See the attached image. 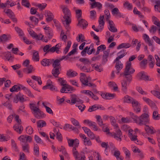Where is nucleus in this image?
<instances>
[{"instance_id":"1","label":"nucleus","mask_w":160,"mask_h":160,"mask_svg":"<svg viewBox=\"0 0 160 160\" xmlns=\"http://www.w3.org/2000/svg\"><path fill=\"white\" fill-rule=\"evenodd\" d=\"M125 77H123L124 79L121 81L122 90L124 92H126L127 89V86L129 85L132 80L131 76L125 74Z\"/></svg>"},{"instance_id":"2","label":"nucleus","mask_w":160,"mask_h":160,"mask_svg":"<svg viewBox=\"0 0 160 160\" xmlns=\"http://www.w3.org/2000/svg\"><path fill=\"white\" fill-rule=\"evenodd\" d=\"M149 115L146 113L142 114L139 118L138 124L140 126L145 125L149 123Z\"/></svg>"},{"instance_id":"3","label":"nucleus","mask_w":160,"mask_h":160,"mask_svg":"<svg viewBox=\"0 0 160 160\" xmlns=\"http://www.w3.org/2000/svg\"><path fill=\"white\" fill-rule=\"evenodd\" d=\"M131 62H128L127 63L125 70L122 74L123 77H125L124 75L127 74L128 75L131 76V78H132L131 74L134 73L135 70L131 67Z\"/></svg>"},{"instance_id":"4","label":"nucleus","mask_w":160,"mask_h":160,"mask_svg":"<svg viewBox=\"0 0 160 160\" xmlns=\"http://www.w3.org/2000/svg\"><path fill=\"white\" fill-rule=\"evenodd\" d=\"M81 75L80 77V80L81 82L82 83L87 86L89 87H92V88H95L96 87V85L93 83H88V80H85L86 78V75L84 73H81Z\"/></svg>"},{"instance_id":"5","label":"nucleus","mask_w":160,"mask_h":160,"mask_svg":"<svg viewBox=\"0 0 160 160\" xmlns=\"http://www.w3.org/2000/svg\"><path fill=\"white\" fill-rule=\"evenodd\" d=\"M131 103L134 110L137 113L140 112L141 111L140 104L135 99L133 100Z\"/></svg>"},{"instance_id":"6","label":"nucleus","mask_w":160,"mask_h":160,"mask_svg":"<svg viewBox=\"0 0 160 160\" xmlns=\"http://www.w3.org/2000/svg\"><path fill=\"white\" fill-rule=\"evenodd\" d=\"M116 132H113L112 133V136L115 138L120 141H121L122 139L121 137L122 136V133L121 131L118 128H117Z\"/></svg>"},{"instance_id":"7","label":"nucleus","mask_w":160,"mask_h":160,"mask_svg":"<svg viewBox=\"0 0 160 160\" xmlns=\"http://www.w3.org/2000/svg\"><path fill=\"white\" fill-rule=\"evenodd\" d=\"M114 62L116 63L115 67L117 71L116 73L118 74L120 73V71L123 68V64L119 60H116L115 59L114 60Z\"/></svg>"},{"instance_id":"8","label":"nucleus","mask_w":160,"mask_h":160,"mask_svg":"<svg viewBox=\"0 0 160 160\" xmlns=\"http://www.w3.org/2000/svg\"><path fill=\"white\" fill-rule=\"evenodd\" d=\"M73 154L76 160H85V156L82 157L81 158L78 157L79 154L77 151L76 150V148L73 147L72 149Z\"/></svg>"},{"instance_id":"9","label":"nucleus","mask_w":160,"mask_h":160,"mask_svg":"<svg viewBox=\"0 0 160 160\" xmlns=\"http://www.w3.org/2000/svg\"><path fill=\"white\" fill-rule=\"evenodd\" d=\"M14 130L18 133L21 134L23 130V127L21 124H16L13 126Z\"/></svg>"},{"instance_id":"10","label":"nucleus","mask_w":160,"mask_h":160,"mask_svg":"<svg viewBox=\"0 0 160 160\" xmlns=\"http://www.w3.org/2000/svg\"><path fill=\"white\" fill-rule=\"evenodd\" d=\"M108 23V28L109 30L112 32H117L118 30L114 27V24L112 21L109 20Z\"/></svg>"},{"instance_id":"11","label":"nucleus","mask_w":160,"mask_h":160,"mask_svg":"<svg viewBox=\"0 0 160 160\" xmlns=\"http://www.w3.org/2000/svg\"><path fill=\"white\" fill-rule=\"evenodd\" d=\"M36 111L34 112L35 117L38 119H40L43 118L45 116V114L42 112L39 108Z\"/></svg>"},{"instance_id":"12","label":"nucleus","mask_w":160,"mask_h":160,"mask_svg":"<svg viewBox=\"0 0 160 160\" xmlns=\"http://www.w3.org/2000/svg\"><path fill=\"white\" fill-rule=\"evenodd\" d=\"M145 131L148 134H153L156 132V130L152 126L146 125L144 128Z\"/></svg>"},{"instance_id":"13","label":"nucleus","mask_w":160,"mask_h":160,"mask_svg":"<svg viewBox=\"0 0 160 160\" xmlns=\"http://www.w3.org/2000/svg\"><path fill=\"white\" fill-rule=\"evenodd\" d=\"M61 47V44H57L55 46L49 49V52H54L55 51L57 53H59L60 52L59 49Z\"/></svg>"},{"instance_id":"14","label":"nucleus","mask_w":160,"mask_h":160,"mask_svg":"<svg viewBox=\"0 0 160 160\" xmlns=\"http://www.w3.org/2000/svg\"><path fill=\"white\" fill-rule=\"evenodd\" d=\"M60 8L64 14V16H71V12L66 6L64 5H62L60 6Z\"/></svg>"},{"instance_id":"15","label":"nucleus","mask_w":160,"mask_h":160,"mask_svg":"<svg viewBox=\"0 0 160 160\" xmlns=\"http://www.w3.org/2000/svg\"><path fill=\"white\" fill-rule=\"evenodd\" d=\"M127 54V52L125 49H122L117 53V55L118 56L115 59L116 60H119V59L123 58Z\"/></svg>"},{"instance_id":"16","label":"nucleus","mask_w":160,"mask_h":160,"mask_svg":"<svg viewBox=\"0 0 160 160\" xmlns=\"http://www.w3.org/2000/svg\"><path fill=\"white\" fill-rule=\"evenodd\" d=\"M64 19H62V21L63 24L65 23L66 25V27H69V25L71 23V16H64L63 17Z\"/></svg>"},{"instance_id":"17","label":"nucleus","mask_w":160,"mask_h":160,"mask_svg":"<svg viewBox=\"0 0 160 160\" xmlns=\"http://www.w3.org/2000/svg\"><path fill=\"white\" fill-rule=\"evenodd\" d=\"M138 76L139 77V80H151L149 79V77L146 75L144 72H142L138 74Z\"/></svg>"},{"instance_id":"18","label":"nucleus","mask_w":160,"mask_h":160,"mask_svg":"<svg viewBox=\"0 0 160 160\" xmlns=\"http://www.w3.org/2000/svg\"><path fill=\"white\" fill-rule=\"evenodd\" d=\"M52 61H53V59L45 58L42 59L41 63L43 66H49L52 62Z\"/></svg>"},{"instance_id":"19","label":"nucleus","mask_w":160,"mask_h":160,"mask_svg":"<svg viewBox=\"0 0 160 160\" xmlns=\"http://www.w3.org/2000/svg\"><path fill=\"white\" fill-rule=\"evenodd\" d=\"M61 68H53L52 71V75L55 78L58 77V75L60 74V71L59 69Z\"/></svg>"},{"instance_id":"20","label":"nucleus","mask_w":160,"mask_h":160,"mask_svg":"<svg viewBox=\"0 0 160 160\" xmlns=\"http://www.w3.org/2000/svg\"><path fill=\"white\" fill-rule=\"evenodd\" d=\"M46 13V16L47 17L46 20L47 22H50L52 20H53L54 16L51 12L49 11H47Z\"/></svg>"},{"instance_id":"21","label":"nucleus","mask_w":160,"mask_h":160,"mask_svg":"<svg viewBox=\"0 0 160 160\" xmlns=\"http://www.w3.org/2000/svg\"><path fill=\"white\" fill-rule=\"evenodd\" d=\"M123 99L124 102L131 103L134 99L128 95H126L123 98Z\"/></svg>"},{"instance_id":"22","label":"nucleus","mask_w":160,"mask_h":160,"mask_svg":"<svg viewBox=\"0 0 160 160\" xmlns=\"http://www.w3.org/2000/svg\"><path fill=\"white\" fill-rule=\"evenodd\" d=\"M132 45L128 43H122L119 45L117 47V49H119L122 48H130Z\"/></svg>"},{"instance_id":"23","label":"nucleus","mask_w":160,"mask_h":160,"mask_svg":"<svg viewBox=\"0 0 160 160\" xmlns=\"http://www.w3.org/2000/svg\"><path fill=\"white\" fill-rule=\"evenodd\" d=\"M80 68L81 70L85 72H90L91 67L90 65H84L83 66H81Z\"/></svg>"},{"instance_id":"24","label":"nucleus","mask_w":160,"mask_h":160,"mask_svg":"<svg viewBox=\"0 0 160 160\" xmlns=\"http://www.w3.org/2000/svg\"><path fill=\"white\" fill-rule=\"evenodd\" d=\"M79 61L86 65H90L91 63V62L90 60L86 58H81L79 59Z\"/></svg>"},{"instance_id":"25","label":"nucleus","mask_w":160,"mask_h":160,"mask_svg":"<svg viewBox=\"0 0 160 160\" xmlns=\"http://www.w3.org/2000/svg\"><path fill=\"white\" fill-rule=\"evenodd\" d=\"M154 110L152 113V118L155 120H158L160 119V115L158 114V109Z\"/></svg>"},{"instance_id":"26","label":"nucleus","mask_w":160,"mask_h":160,"mask_svg":"<svg viewBox=\"0 0 160 160\" xmlns=\"http://www.w3.org/2000/svg\"><path fill=\"white\" fill-rule=\"evenodd\" d=\"M53 61V62L52 63V66L53 68H61L60 60L57 59L55 60H53V61Z\"/></svg>"},{"instance_id":"27","label":"nucleus","mask_w":160,"mask_h":160,"mask_svg":"<svg viewBox=\"0 0 160 160\" xmlns=\"http://www.w3.org/2000/svg\"><path fill=\"white\" fill-rule=\"evenodd\" d=\"M78 25H82L83 28H86L88 25V23L87 21L84 19H81L78 20Z\"/></svg>"},{"instance_id":"28","label":"nucleus","mask_w":160,"mask_h":160,"mask_svg":"<svg viewBox=\"0 0 160 160\" xmlns=\"http://www.w3.org/2000/svg\"><path fill=\"white\" fill-rule=\"evenodd\" d=\"M129 114L130 116L129 118H130V119H132L134 122L138 124L139 118L132 112H130Z\"/></svg>"},{"instance_id":"29","label":"nucleus","mask_w":160,"mask_h":160,"mask_svg":"<svg viewBox=\"0 0 160 160\" xmlns=\"http://www.w3.org/2000/svg\"><path fill=\"white\" fill-rule=\"evenodd\" d=\"M109 118L112 125L114 126L115 128H118V124L116 123V120L115 118L112 116H110Z\"/></svg>"},{"instance_id":"30","label":"nucleus","mask_w":160,"mask_h":160,"mask_svg":"<svg viewBox=\"0 0 160 160\" xmlns=\"http://www.w3.org/2000/svg\"><path fill=\"white\" fill-rule=\"evenodd\" d=\"M78 74L77 73L74 71H72L71 69H70L67 71V75L70 77H74L76 76Z\"/></svg>"},{"instance_id":"31","label":"nucleus","mask_w":160,"mask_h":160,"mask_svg":"<svg viewBox=\"0 0 160 160\" xmlns=\"http://www.w3.org/2000/svg\"><path fill=\"white\" fill-rule=\"evenodd\" d=\"M143 39L146 42H148L149 46L152 45V42L151 41L149 36L146 34H144L143 35Z\"/></svg>"},{"instance_id":"32","label":"nucleus","mask_w":160,"mask_h":160,"mask_svg":"<svg viewBox=\"0 0 160 160\" xmlns=\"http://www.w3.org/2000/svg\"><path fill=\"white\" fill-rule=\"evenodd\" d=\"M122 150L125 154L126 158L128 159H129L130 158L131 153L129 150L125 147H123L122 148Z\"/></svg>"},{"instance_id":"33","label":"nucleus","mask_w":160,"mask_h":160,"mask_svg":"<svg viewBox=\"0 0 160 160\" xmlns=\"http://www.w3.org/2000/svg\"><path fill=\"white\" fill-rule=\"evenodd\" d=\"M33 67L31 66H29L27 68H25L23 69V72L28 74L32 72Z\"/></svg>"},{"instance_id":"34","label":"nucleus","mask_w":160,"mask_h":160,"mask_svg":"<svg viewBox=\"0 0 160 160\" xmlns=\"http://www.w3.org/2000/svg\"><path fill=\"white\" fill-rule=\"evenodd\" d=\"M37 126L39 128H42L46 125V122L42 120H39L37 122Z\"/></svg>"},{"instance_id":"35","label":"nucleus","mask_w":160,"mask_h":160,"mask_svg":"<svg viewBox=\"0 0 160 160\" xmlns=\"http://www.w3.org/2000/svg\"><path fill=\"white\" fill-rule=\"evenodd\" d=\"M32 58L35 61H39V58L38 52L35 51L33 52Z\"/></svg>"},{"instance_id":"36","label":"nucleus","mask_w":160,"mask_h":160,"mask_svg":"<svg viewBox=\"0 0 160 160\" xmlns=\"http://www.w3.org/2000/svg\"><path fill=\"white\" fill-rule=\"evenodd\" d=\"M96 118L97 119V121L98 124L100 126H102L103 125V121L100 116L98 115L96 116Z\"/></svg>"},{"instance_id":"37","label":"nucleus","mask_w":160,"mask_h":160,"mask_svg":"<svg viewBox=\"0 0 160 160\" xmlns=\"http://www.w3.org/2000/svg\"><path fill=\"white\" fill-rule=\"evenodd\" d=\"M66 93H71L72 92L75 90V89H74L73 87L68 84L66 85Z\"/></svg>"},{"instance_id":"38","label":"nucleus","mask_w":160,"mask_h":160,"mask_svg":"<svg viewBox=\"0 0 160 160\" xmlns=\"http://www.w3.org/2000/svg\"><path fill=\"white\" fill-rule=\"evenodd\" d=\"M31 78L33 80L37 81L39 85L42 84V81L40 77L33 75L32 76Z\"/></svg>"},{"instance_id":"39","label":"nucleus","mask_w":160,"mask_h":160,"mask_svg":"<svg viewBox=\"0 0 160 160\" xmlns=\"http://www.w3.org/2000/svg\"><path fill=\"white\" fill-rule=\"evenodd\" d=\"M92 67L96 71L99 72H101L103 71V68L100 66L98 65L96 66V64H92Z\"/></svg>"},{"instance_id":"40","label":"nucleus","mask_w":160,"mask_h":160,"mask_svg":"<svg viewBox=\"0 0 160 160\" xmlns=\"http://www.w3.org/2000/svg\"><path fill=\"white\" fill-rule=\"evenodd\" d=\"M45 32L48 38L50 39L53 35L52 30V29H49L47 31H46Z\"/></svg>"},{"instance_id":"41","label":"nucleus","mask_w":160,"mask_h":160,"mask_svg":"<svg viewBox=\"0 0 160 160\" xmlns=\"http://www.w3.org/2000/svg\"><path fill=\"white\" fill-rule=\"evenodd\" d=\"M125 8H126L128 10H131L132 8V5L131 4L129 3V2L126 1L123 4Z\"/></svg>"},{"instance_id":"42","label":"nucleus","mask_w":160,"mask_h":160,"mask_svg":"<svg viewBox=\"0 0 160 160\" xmlns=\"http://www.w3.org/2000/svg\"><path fill=\"white\" fill-rule=\"evenodd\" d=\"M33 150L34 152V155L38 156L39 154V149L38 145L37 144H34Z\"/></svg>"},{"instance_id":"43","label":"nucleus","mask_w":160,"mask_h":160,"mask_svg":"<svg viewBox=\"0 0 160 160\" xmlns=\"http://www.w3.org/2000/svg\"><path fill=\"white\" fill-rule=\"evenodd\" d=\"M29 107L31 110L34 112L35 111H36L39 108L38 107H37L36 106V105L34 103H29Z\"/></svg>"},{"instance_id":"44","label":"nucleus","mask_w":160,"mask_h":160,"mask_svg":"<svg viewBox=\"0 0 160 160\" xmlns=\"http://www.w3.org/2000/svg\"><path fill=\"white\" fill-rule=\"evenodd\" d=\"M20 90V87H19V84L18 85H14L12 88H10V91L11 92H18Z\"/></svg>"},{"instance_id":"45","label":"nucleus","mask_w":160,"mask_h":160,"mask_svg":"<svg viewBox=\"0 0 160 160\" xmlns=\"http://www.w3.org/2000/svg\"><path fill=\"white\" fill-rule=\"evenodd\" d=\"M83 142L84 144L86 146H91L92 144V142L88 138H85V139L84 140Z\"/></svg>"},{"instance_id":"46","label":"nucleus","mask_w":160,"mask_h":160,"mask_svg":"<svg viewBox=\"0 0 160 160\" xmlns=\"http://www.w3.org/2000/svg\"><path fill=\"white\" fill-rule=\"evenodd\" d=\"M147 64V60L146 59H143L140 63V67L142 68H145Z\"/></svg>"},{"instance_id":"47","label":"nucleus","mask_w":160,"mask_h":160,"mask_svg":"<svg viewBox=\"0 0 160 160\" xmlns=\"http://www.w3.org/2000/svg\"><path fill=\"white\" fill-rule=\"evenodd\" d=\"M71 121L74 125L78 127V128H80V126L79 122L75 119L73 118H71Z\"/></svg>"},{"instance_id":"48","label":"nucleus","mask_w":160,"mask_h":160,"mask_svg":"<svg viewBox=\"0 0 160 160\" xmlns=\"http://www.w3.org/2000/svg\"><path fill=\"white\" fill-rule=\"evenodd\" d=\"M136 89L138 92L142 95H144L147 94V92L144 91L142 88L140 87H137Z\"/></svg>"},{"instance_id":"49","label":"nucleus","mask_w":160,"mask_h":160,"mask_svg":"<svg viewBox=\"0 0 160 160\" xmlns=\"http://www.w3.org/2000/svg\"><path fill=\"white\" fill-rule=\"evenodd\" d=\"M53 21L57 29L58 30H60L61 28V26L60 23L55 19H53Z\"/></svg>"},{"instance_id":"50","label":"nucleus","mask_w":160,"mask_h":160,"mask_svg":"<svg viewBox=\"0 0 160 160\" xmlns=\"http://www.w3.org/2000/svg\"><path fill=\"white\" fill-rule=\"evenodd\" d=\"M76 96L75 94L72 95L71 97V103L72 104H74L76 102H79L78 100L76 98Z\"/></svg>"},{"instance_id":"51","label":"nucleus","mask_w":160,"mask_h":160,"mask_svg":"<svg viewBox=\"0 0 160 160\" xmlns=\"http://www.w3.org/2000/svg\"><path fill=\"white\" fill-rule=\"evenodd\" d=\"M151 107V108L153 110H157L158 109V108L156 106L155 104L152 100L149 102L148 104Z\"/></svg>"},{"instance_id":"52","label":"nucleus","mask_w":160,"mask_h":160,"mask_svg":"<svg viewBox=\"0 0 160 160\" xmlns=\"http://www.w3.org/2000/svg\"><path fill=\"white\" fill-rule=\"evenodd\" d=\"M26 135H22L19 137L18 139L22 142L25 143L26 142Z\"/></svg>"},{"instance_id":"53","label":"nucleus","mask_w":160,"mask_h":160,"mask_svg":"<svg viewBox=\"0 0 160 160\" xmlns=\"http://www.w3.org/2000/svg\"><path fill=\"white\" fill-rule=\"evenodd\" d=\"M52 46L51 44L47 45L43 48V51L46 52V53H47L49 52V49L51 48Z\"/></svg>"},{"instance_id":"54","label":"nucleus","mask_w":160,"mask_h":160,"mask_svg":"<svg viewBox=\"0 0 160 160\" xmlns=\"http://www.w3.org/2000/svg\"><path fill=\"white\" fill-rule=\"evenodd\" d=\"M90 18L92 20L95 19L96 17V12L94 10H92L90 12Z\"/></svg>"},{"instance_id":"55","label":"nucleus","mask_w":160,"mask_h":160,"mask_svg":"<svg viewBox=\"0 0 160 160\" xmlns=\"http://www.w3.org/2000/svg\"><path fill=\"white\" fill-rule=\"evenodd\" d=\"M8 139V138L5 136L3 134H0V141L5 142L7 141Z\"/></svg>"},{"instance_id":"56","label":"nucleus","mask_w":160,"mask_h":160,"mask_svg":"<svg viewBox=\"0 0 160 160\" xmlns=\"http://www.w3.org/2000/svg\"><path fill=\"white\" fill-rule=\"evenodd\" d=\"M26 130L28 134H31L33 132V129L31 126H28L26 128Z\"/></svg>"},{"instance_id":"57","label":"nucleus","mask_w":160,"mask_h":160,"mask_svg":"<svg viewBox=\"0 0 160 160\" xmlns=\"http://www.w3.org/2000/svg\"><path fill=\"white\" fill-rule=\"evenodd\" d=\"M2 42H6L9 39V37H7L6 35L4 34L1 36Z\"/></svg>"},{"instance_id":"58","label":"nucleus","mask_w":160,"mask_h":160,"mask_svg":"<svg viewBox=\"0 0 160 160\" xmlns=\"http://www.w3.org/2000/svg\"><path fill=\"white\" fill-rule=\"evenodd\" d=\"M15 29L16 31L17 32L18 34H19L20 36H22L24 35L23 32L22 30L18 27H15Z\"/></svg>"},{"instance_id":"59","label":"nucleus","mask_w":160,"mask_h":160,"mask_svg":"<svg viewBox=\"0 0 160 160\" xmlns=\"http://www.w3.org/2000/svg\"><path fill=\"white\" fill-rule=\"evenodd\" d=\"M23 150L25 152H28L29 146L28 144H26L25 145H22Z\"/></svg>"},{"instance_id":"60","label":"nucleus","mask_w":160,"mask_h":160,"mask_svg":"<svg viewBox=\"0 0 160 160\" xmlns=\"http://www.w3.org/2000/svg\"><path fill=\"white\" fill-rule=\"evenodd\" d=\"M30 20L33 22H34L35 25H37L38 22V18L34 16H31L30 18Z\"/></svg>"},{"instance_id":"61","label":"nucleus","mask_w":160,"mask_h":160,"mask_svg":"<svg viewBox=\"0 0 160 160\" xmlns=\"http://www.w3.org/2000/svg\"><path fill=\"white\" fill-rule=\"evenodd\" d=\"M34 139L36 142L38 143H42V141L41 139L37 135H35L34 136Z\"/></svg>"},{"instance_id":"62","label":"nucleus","mask_w":160,"mask_h":160,"mask_svg":"<svg viewBox=\"0 0 160 160\" xmlns=\"http://www.w3.org/2000/svg\"><path fill=\"white\" fill-rule=\"evenodd\" d=\"M122 122L124 123H129L130 122V118L128 117H123L121 119Z\"/></svg>"},{"instance_id":"63","label":"nucleus","mask_w":160,"mask_h":160,"mask_svg":"<svg viewBox=\"0 0 160 160\" xmlns=\"http://www.w3.org/2000/svg\"><path fill=\"white\" fill-rule=\"evenodd\" d=\"M5 57L6 58V59L8 61L12 60L13 58V57H12V56L11 55V54L9 53L6 54L5 55Z\"/></svg>"},{"instance_id":"64","label":"nucleus","mask_w":160,"mask_h":160,"mask_svg":"<svg viewBox=\"0 0 160 160\" xmlns=\"http://www.w3.org/2000/svg\"><path fill=\"white\" fill-rule=\"evenodd\" d=\"M88 136L90 138L92 139H95V135L92 132L91 130L87 134Z\"/></svg>"}]
</instances>
